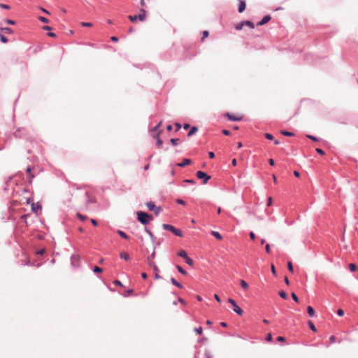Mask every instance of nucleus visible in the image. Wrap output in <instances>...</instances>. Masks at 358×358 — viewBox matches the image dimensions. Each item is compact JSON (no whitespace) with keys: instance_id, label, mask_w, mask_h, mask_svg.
Segmentation results:
<instances>
[{"instance_id":"obj_1","label":"nucleus","mask_w":358,"mask_h":358,"mask_svg":"<svg viewBox=\"0 0 358 358\" xmlns=\"http://www.w3.org/2000/svg\"><path fill=\"white\" fill-rule=\"evenodd\" d=\"M137 220L138 222H140L142 224H148L151 220H153L152 215L143 211H138L137 212Z\"/></svg>"},{"instance_id":"obj_2","label":"nucleus","mask_w":358,"mask_h":358,"mask_svg":"<svg viewBox=\"0 0 358 358\" xmlns=\"http://www.w3.org/2000/svg\"><path fill=\"white\" fill-rule=\"evenodd\" d=\"M162 228L164 230H167V231H171L176 236H178V237H182L183 236V233H182V230H180V229L176 228L173 225H171V224H162Z\"/></svg>"},{"instance_id":"obj_3","label":"nucleus","mask_w":358,"mask_h":358,"mask_svg":"<svg viewBox=\"0 0 358 358\" xmlns=\"http://www.w3.org/2000/svg\"><path fill=\"white\" fill-rule=\"evenodd\" d=\"M178 255L179 257L183 258L185 259L186 264H187L188 265H189V266H193L194 265L193 259L188 257L187 252L185 250H180L178 252Z\"/></svg>"},{"instance_id":"obj_4","label":"nucleus","mask_w":358,"mask_h":358,"mask_svg":"<svg viewBox=\"0 0 358 358\" xmlns=\"http://www.w3.org/2000/svg\"><path fill=\"white\" fill-rule=\"evenodd\" d=\"M147 261H148V264L150 266L152 267L154 271L155 272V279H156V280L161 279L162 276L159 275V269L158 266L156 265V264L154 262H150V257H148Z\"/></svg>"},{"instance_id":"obj_5","label":"nucleus","mask_w":358,"mask_h":358,"mask_svg":"<svg viewBox=\"0 0 358 358\" xmlns=\"http://www.w3.org/2000/svg\"><path fill=\"white\" fill-rule=\"evenodd\" d=\"M228 302L231 304L233 306V310L238 314V315H243V310L237 305L236 302L233 299L229 298L228 299Z\"/></svg>"},{"instance_id":"obj_6","label":"nucleus","mask_w":358,"mask_h":358,"mask_svg":"<svg viewBox=\"0 0 358 358\" xmlns=\"http://www.w3.org/2000/svg\"><path fill=\"white\" fill-rule=\"evenodd\" d=\"M146 206L149 210L154 211L155 214L157 215L161 211L162 208L160 206H156L154 202L148 201L146 203Z\"/></svg>"},{"instance_id":"obj_7","label":"nucleus","mask_w":358,"mask_h":358,"mask_svg":"<svg viewBox=\"0 0 358 358\" xmlns=\"http://www.w3.org/2000/svg\"><path fill=\"white\" fill-rule=\"evenodd\" d=\"M196 176L197 177V178L202 180L204 184H206L211 178L206 173L201 171H197L196 173Z\"/></svg>"},{"instance_id":"obj_8","label":"nucleus","mask_w":358,"mask_h":358,"mask_svg":"<svg viewBox=\"0 0 358 358\" xmlns=\"http://www.w3.org/2000/svg\"><path fill=\"white\" fill-rule=\"evenodd\" d=\"M191 164V160L189 158H185L182 162L175 164L176 167H185Z\"/></svg>"},{"instance_id":"obj_9","label":"nucleus","mask_w":358,"mask_h":358,"mask_svg":"<svg viewBox=\"0 0 358 358\" xmlns=\"http://www.w3.org/2000/svg\"><path fill=\"white\" fill-rule=\"evenodd\" d=\"M71 264L73 266H78L80 264L79 257L77 255H72L71 257Z\"/></svg>"},{"instance_id":"obj_10","label":"nucleus","mask_w":358,"mask_h":358,"mask_svg":"<svg viewBox=\"0 0 358 358\" xmlns=\"http://www.w3.org/2000/svg\"><path fill=\"white\" fill-rule=\"evenodd\" d=\"M271 17L270 15L264 16L261 21L257 23V26H262L271 20Z\"/></svg>"},{"instance_id":"obj_11","label":"nucleus","mask_w":358,"mask_h":358,"mask_svg":"<svg viewBox=\"0 0 358 358\" xmlns=\"http://www.w3.org/2000/svg\"><path fill=\"white\" fill-rule=\"evenodd\" d=\"M136 16H137V18H138L140 21H141V22L145 21V17H146V12H145V10H143V9H141V10H140V13H139L138 15H136Z\"/></svg>"},{"instance_id":"obj_12","label":"nucleus","mask_w":358,"mask_h":358,"mask_svg":"<svg viewBox=\"0 0 358 358\" xmlns=\"http://www.w3.org/2000/svg\"><path fill=\"white\" fill-rule=\"evenodd\" d=\"M245 2L244 0L238 1V12L243 13L245 9Z\"/></svg>"},{"instance_id":"obj_13","label":"nucleus","mask_w":358,"mask_h":358,"mask_svg":"<svg viewBox=\"0 0 358 358\" xmlns=\"http://www.w3.org/2000/svg\"><path fill=\"white\" fill-rule=\"evenodd\" d=\"M41 205L37 203L36 204L32 203L31 210L34 213H37L38 210H41Z\"/></svg>"},{"instance_id":"obj_14","label":"nucleus","mask_w":358,"mask_h":358,"mask_svg":"<svg viewBox=\"0 0 358 358\" xmlns=\"http://www.w3.org/2000/svg\"><path fill=\"white\" fill-rule=\"evenodd\" d=\"M225 115L231 121H239L242 120V117H237L229 113H227Z\"/></svg>"},{"instance_id":"obj_15","label":"nucleus","mask_w":358,"mask_h":358,"mask_svg":"<svg viewBox=\"0 0 358 358\" xmlns=\"http://www.w3.org/2000/svg\"><path fill=\"white\" fill-rule=\"evenodd\" d=\"M120 257L121 259H124L126 261H128L130 259L129 253H127V252H124V251L121 252L120 253Z\"/></svg>"},{"instance_id":"obj_16","label":"nucleus","mask_w":358,"mask_h":358,"mask_svg":"<svg viewBox=\"0 0 358 358\" xmlns=\"http://www.w3.org/2000/svg\"><path fill=\"white\" fill-rule=\"evenodd\" d=\"M170 280L173 285L178 287L180 289L183 288V285L181 283L178 282L174 278H171Z\"/></svg>"},{"instance_id":"obj_17","label":"nucleus","mask_w":358,"mask_h":358,"mask_svg":"<svg viewBox=\"0 0 358 358\" xmlns=\"http://www.w3.org/2000/svg\"><path fill=\"white\" fill-rule=\"evenodd\" d=\"M145 231L149 235V236L150 237L152 241L154 243L155 241V240H156V237L155 236L153 233L147 227H145Z\"/></svg>"},{"instance_id":"obj_18","label":"nucleus","mask_w":358,"mask_h":358,"mask_svg":"<svg viewBox=\"0 0 358 358\" xmlns=\"http://www.w3.org/2000/svg\"><path fill=\"white\" fill-rule=\"evenodd\" d=\"M211 234L217 240H222V236L218 232L215 231H212Z\"/></svg>"},{"instance_id":"obj_19","label":"nucleus","mask_w":358,"mask_h":358,"mask_svg":"<svg viewBox=\"0 0 358 358\" xmlns=\"http://www.w3.org/2000/svg\"><path fill=\"white\" fill-rule=\"evenodd\" d=\"M117 232L120 235V236L122 237V238H124L125 240H128L129 238L128 235L126 233H124V231H122L121 230H117Z\"/></svg>"},{"instance_id":"obj_20","label":"nucleus","mask_w":358,"mask_h":358,"mask_svg":"<svg viewBox=\"0 0 358 358\" xmlns=\"http://www.w3.org/2000/svg\"><path fill=\"white\" fill-rule=\"evenodd\" d=\"M202 358H212V355L208 350H206L202 354Z\"/></svg>"},{"instance_id":"obj_21","label":"nucleus","mask_w":358,"mask_h":358,"mask_svg":"<svg viewBox=\"0 0 358 358\" xmlns=\"http://www.w3.org/2000/svg\"><path fill=\"white\" fill-rule=\"evenodd\" d=\"M133 294H134V289H129L124 294H123L122 296L124 297H128L129 296L133 295Z\"/></svg>"},{"instance_id":"obj_22","label":"nucleus","mask_w":358,"mask_h":358,"mask_svg":"<svg viewBox=\"0 0 358 358\" xmlns=\"http://www.w3.org/2000/svg\"><path fill=\"white\" fill-rule=\"evenodd\" d=\"M244 26L245 25L244 21H243L236 24L235 28L236 30H241Z\"/></svg>"},{"instance_id":"obj_23","label":"nucleus","mask_w":358,"mask_h":358,"mask_svg":"<svg viewBox=\"0 0 358 358\" xmlns=\"http://www.w3.org/2000/svg\"><path fill=\"white\" fill-rule=\"evenodd\" d=\"M176 268L178 271L179 273H180L182 275H187V271L183 269L180 266L176 265Z\"/></svg>"},{"instance_id":"obj_24","label":"nucleus","mask_w":358,"mask_h":358,"mask_svg":"<svg viewBox=\"0 0 358 358\" xmlns=\"http://www.w3.org/2000/svg\"><path fill=\"white\" fill-rule=\"evenodd\" d=\"M198 129L196 127H193L191 128L190 131L188 133V136H191L194 134L197 131Z\"/></svg>"},{"instance_id":"obj_25","label":"nucleus","mask_w":358,"mask_h":358,"mask_svg":"<svg viewBox=\"0 0 358 358\" xmlns=\"http://www.w3.org/2000/svg\"><path fill=\"white\" fill-rule=\"evenodd\" d=\"M244 23H245V26H248L251 29L255 28V25H254L253 22H252L251 21L245 20V21H244Z\"/></svg>"},{"instance_id":"obj_26","label":"nucleus","mask_w":358,"mask_h":358,"mask_svg":"<svg viewBox=\"0 0 358 358\" xmlns=\"http://www.w3.org/2000/svg\"><path fill=\"white\" fill-rule=\"evenodd\" d=\"M279 296L282 298L283 299H287V293L283 291V290H280L279 292Z\"/></svg>"},{"instance_id":"obj_27","label":"nucleus","mask_w":358,"mask_h":358,"mask_svg":"<svg viewBox=\"0 0 358 358\" xmlns=\"http://www.w3.org/2000/svg\"><path fill=\"white\" fill-rule=\"evenodd\" d=\"M175 164H170V168H171V171H170V174L172 176H174L175 174H176V172H175Z\"/></svg>"},{"instance_id":"obj_28","label":"nucleus","mask_w":358,"mask_h":358,"mask_svg":"<svg viewBox=\"0 0 358 358\" xmlns=\"http://www.w3.org/2000/svg\"><path fill=\"white\" fill-rule=\"evenodd\" d=\"M93 271L96 273H100L103 271V269L99 266H95L93 268Z\"/></svg>"},{"instance_id":"obj_29","label":"nucleus","mask_w":358,"mask_h":358,"mask_svg":"<svg viewBox=\"0 0 358 358\" xmlns=\"http://www.w3.org/2000/svg\"><path fill=\"white\" fill-rule=\"evenodd\" d=\"M240 285L245 289L248 288V283L244 280H241Z\"/></svg>"},{"instance_id":"obj_30","label":"nucleus","mask_w":358,"mask_h":358,"mask_svg":"<svg viewBox=\"0 0 358 358\" xmlns=\"http://www.w3.org/2000/svg\"><path fill=\"white\" fill-rule=\"evenodd\" d=\"M2 31H3L6 34H10L13 33V30L12 29L9 28V27H4V28H2L1 29Z\"/></svg>"},{"instance_id":"obj_31","label":"nucleus","mask_w":358,"mask_h":358,"mask_svg":"<svg viewBox=\"0 0 358 358\" xmlns=\"http://www.w3.org/2000/svg\"><path fill=\"white\" fill-rule=\"evenodd\" d=\"M307 311L310 317H313V307L310 306H308Z\"/></svg>"},{"instance_id":"obj_32","label":"nucleus","mask_w":358,"mask_h":358,"mask_svg":"<svg viewBox=\"0 0 358 358\" xmlns=\"http://www.w3.org/2000/svg\"><path fill=\"white\" fill-rule=\"evenodd\" d=\"M349 268L350 271L354 272L357 270V266L355 264H350Z\"/></svg>"},{"instance_id":"obj_33","label":"nucleus","mask_w":358,"mask_h":358,"mask_svg":"<svg viewBox=\"0 0 358 358\" xmlns=\"http://www.w3.org/2000/svg\"><path fill=\"white\" fill-rule=\"evenodd\" d=\"M194 331L196 334H198L201 335V334H202V332H203V329H202V327H196V328H194Z\"/></svg>"},{"instance_id":"obj_34","label":"nucleus","mask_w":358,"mask_h":358,"mask_svg":"<svg viewBox=\"0 0 358 358\" xmlns=\"http://www.w3.org/2000/svg\"><path fill=\"white\" fill-rule=\"evenodd\" d=\"M76 216H77V217H78V218H79L80 220H82V221H84V220H87V217H86V216H85V215H82V214H81V213H78L76 214Z\"/></svg>"},{"instance_id":"obj_35","label":"nucleus","mask_w":358,"mask_h":358,"mask_svg":"<svg viewBox=\"0 0 358 358\" xmlns=\"http://www.w3.org/2000/svg\"><path fill=\"white\" fill-rule=\"evenodd\" d=\"M287 268H288V270H289L291 273H293V272H294L293 265H292V263L291 262H287Z\"/></svg>"},{"instance_id":"obj_36","label":"nucleus","mask_w":358,"mask_h":358,"mask_svg":"<svg viewBox=\"0 0 358 358\" xmlns=\"http://www.w3.org/2000/svg\"><path fill=\"white\" fill-rule=\"evenodd\" d=\"M128 18L132 22H136V20H138L137 18V16L136 15H129L128 16Z\"/></svg>"},{"instance_id":"obj_37","label":"nucleus","mask_w":358,"mask_h":358,"mask_svg":"<svg viewBox=\"0 0 358 358\" xmlns=\"http://www.w3.org/2000/svg\"><path fill=\"white\" fill-rule=\"evenodd\" d=\"M38 20L42 22H44V23H48L49 22V20L48 18L45 17H43V16H40L38 17Z\"/></svg>"},{"instance_id":"obj_38","label":"nucleus","mask_w":358,"mask_h":358,"mask_svg":"<svg viewBox=\"0 0 358 358\" xmlns=\"http://www.w3.org/2000/svg\"><path fill=\"white\" fill-rule=\"evenodd\" d=\"M282 134L287 136H293L294 134L292 132L282 131H281Z\"/></svg>"},{"instance_id":"obj_39","label":"nucleus","mask_w":358,"mask_h":358,"mask_svg":"<svg viewBox=\"0 0 358 358\" xmlns=\"http://www.w3.org/2000/svg\"><path fill=\"white\" fill-rule=\"evenodd\" d=\"M202 35H203V36H202L201 41H203V40L208 36L209 33L208 31H203L202 32Z\"/></svg>"},{"instance_id":"obj_40","label":"nucleus","mask_w":358,"mask_h":358,"mask_svg":"<svg viewBox=\"0 0 358 358\" xmlns=\"http://www.w3.org/2000/svg\"><path fill=\"white\" fill-rule=\"evenodd\" d=\"M45 252V249L42 248L38 251H36V255H43Z\"/></svg>"},{"instance_id":"obj_41","label":"nucleus","mask_w":358,"mask_h":358,"mask_svg":"<svg viewBox=\"0 0 358 358\" xmlns=\"http://www.w3.org/2000/svg\"><path fill=\"white\" fill-rule=\"evenodd\" d=\"M315 152H316L317 153H318L320 155H324V150L321 148H315Z\"/></svg>"},{"instance_id":"obj_42","label":"nucleus","mask_w":358,"mask_h":358,"mask_svg":"<svg viewBox=\"0 0 358 358\" xmlns=\"http://www.w3.org/2000/svg\"><path fill=\"white\" fill-rule=\"evenodd\" d=\"M113 284H115L117 286H120V287H124L123 284L119 280H115L113 281Z\"/></svg>"},{"instance_id":"obj_43","label":"nucleus","mask_w":358,"mask_h":358,"mask_svg":"<svg viewBox=\"0 0 358 358\" xmlns=\"http://www.w3.org/2000/svg\"><path fill=\"white\" fill-rule=\"evenodd\" d=\"M291 296H292V298L293 299V300L294 301H296V303L299 302V298H298V296H296V294L295 293L292 292L291 294Z\"/></svg>"},{"instance_id":"obj_44","label":"nucleus","mask_w":358,"mask_h":358,"mask_svg":"<svg viewBox=\"0 0 358 358\" xmlns=\"http://www.w3.org/2000/svg\"><path fill=\"white\" fill-rule=\"evenodd\" d=\"M0 40L2 43H6L8 42V39L3 35L0 34Z\"/></svg>"},{"instance_id":"obj_45","label":"nucleus","mask_w":358,"mask_h":358,"mask_svg":"<svg viewBox=\"0 0 358 358\" xmlns=\"http://www.w3.org/2000/svg\"><path fill=\"white\" fill-rule=\"evenodd\" d=\"M183 182L189 183V184H194L195 180L193 179H185L183 180Z\"/></svg>"},{"instance_id":"obj_46","label":"nucleus","mask_w":358,"mask_h":358,"mask_svg":"<svg viewBox=\"0 0 358 358\" xmlns=\"http://www.w3.org/2000/svg\"><path fill=\"white\" fill-rule=\"evenodd\" d=\"M80 24L82 27H92V24L91 22H81Z\"/></svg>"},{"instance_id":"obj_47","label":"nucleus","mask_w":358,"mask_h":358,"mask_svg":"<svg viewBox=\"0 0 358 358\" xmlns=\"http://www.w3.org/2000/svg\"><path fill=\"white\" fill-rule=\"evenodd\" d=\"M266 341L267 342H271L272 341V335L271 333H268L266 336Z\"/></svg>"},{"instance_id":"obj_48","label":"nucleus","mask_w":358,"mask_h":358,"mask_svg":"<svg viewBox=\"0 0 358 358\" xmlns=\"http://www.w3.org/2000/svg\"><path fill=\"white\" fill-rule=\"evenodd\" d=\"M176 202L178 204H180V205H185V201L181 199H177L176 200Z\"/></svg>"},{"instance_id":"obj_49","label":"nucleus","mask_w":358,"mask_h":358,"mask_svg":"<svg viewBox=\"0 0 358 358\" xmlns=\"http://www.w3.org/2000/svg\"><path fill=\"white\" fill-rule=\"evenodd\" d=\"M264 136L268 140H273L274 138L273 135L268 133L265 134Z\"/></svg>"},{"instance_id":"obj_50","label":"nucleus","mask_w":358,"mask_h":358,"mask_svg":"<svg viewBox=\"0 0 358 358\" xmlns=\"http://www.w3.org/2000/svg\"><path fill=\"white\" fill-rule=\"evenodd\" d=\"M308 327L310 329V330L313 331V327H314L313 322H312L311 320H308Z\"/></svg>"},{"instance_id":"obj_51","label":"nucleus","mask_w":358,"mask_h":358,"mask_svg":"<svg viewBox=\"0 0 358 358\" xmlns=\"http://www.w3.org/2000/svg\"><path fill=\"white\" fill-rule=\"evenodd\" d=\"M179 141L178 138H171V142L173 145H176L178 144V142Z\"/></svg>"},{"instance_id":"obj_52","label":"nucleus","mask_w":358,"mask_h":358,"mask_svg":"<svg viewBox=\"0 0 358 358\" xmlns=\"http://www.w3.org/2000/svg\"><path fill=\"white\" fill-rule=\"evenodd\" d=\"M337 315L339 316H343L344 315V311L342 309H338L337 310Z\"/></svg>"},{"instance_id":"obj_53","label":"nucleus","mask_w":358,"mask_h":358,"mask_svg":"<svg viewBox=\"0 0 358 358\" xmlns=\"http://www.w3.org/2000/svg\"><path fill=\"white\" fill-rule=\"evenodd\" d=\"M265 250L266 253L269 254L271 252L270 245L269 244H266L265 246Z\"/></svg>"},{"instance_id":"obj_54","label":"nucleus","mask_w":358,"mask_h":358,"mask_svg":"<svg viewBox=\"0 0 358 358\" xmlns=\"http://www.w3.org/2000/svg\"><path fill=\"white\" fill-rule=\"evenodd\" d=\"M0 7L4 9H10V6L6 4L0 3Z\"/></svg>"},{"instance_id":"obj_55","label":"nucleus","mask_w":358,"mask_h":358,"mask_svg":"<svg viewBox=\"0 0 358 358\" xmlns=\"http://www.w3.org/2000/svg\"><path fill=\"white\" fill-rule=\"evenodd\" d=\"M157 146L159 147L162 144V141L160 138H159V135L158 134H157Z\"/></svg>"},{"instance_id":"obj_56","label":"nucleus","mask_w":358,"mask_h":358,"mask_svg":"<svg viewBox=\"0 0 358 358\" xmlns=\"http://www.w3.org/2000/svg\"><path fill=\"white\" fill-rule=\"evenodd\" d=\"M6 22L8 24H15V22L14 20H6Z\"/></svg>"},{"instance_id":"obj_57","label":"nucleus","mask_w":358,"mask_h":358,"mask_svg":"<svg viewBox=\"0 0 358 358\" xmlns=\"http://www.w3.org/2000/svg\"><path fill=\"white\" fill-rule=\"evenodd\" d=\"M277 341H279V342H283L285 341V338L283 337V336H278L277 338Z\"/></svg>"},{"instance_id":"obj_58","label":"nucleus","mask_w":358,"mask_h":358,"mask_svg":"<svg viewBox=\"0 0 358 358\" xmlns=\"http://www.w3.org/2000/svg\"><path fill=\"white\" fill-rule=\"evenodd\" d=\"M178 302L183 304V305H185L186 304V302L184 299H182V298L179 297L178 299Z\"/></svg>"},{"instance_id":"obj_59","label":"nucleus","mask_w":358,"mask_h":358,"mask_svg":"<svg viewBox=\"0 0 358 358\" xmlns=\"http://www.w3.org/2000/svg\"><path fill=\"white\" fill-rule=\"evenodd\" d=\"M155 252L154 251L150 256H148V257H150V262H153L152 259L155 258Z\"/></svg>"},{"instance_id":"obj_60","label":"nucleus","mask_w":358,"mask_h":358,"mask_svg":"<svg viewBox=\"0 0 358 358\" xmlns=\"http://www.w3.org/2000/svg\"><path fill=\"white\" fill-rule=\"evenodd\" d=\"M214 298H215V299L217 302H219V303H220V302H221L220 297L217 294H215L214 295Z\"/></svg>"},{"instance_id":"obj_61","label":"nucleus","mask_w":358,"mask_h":358,"mask_svg":"<svg viewBox=\"0 0 358 358\" xmlns=\"http://www.w3.org/2000/svg\"><path fill=\"white\" fill-rule=\"evenodd\" d=\"M271 271L274 275H276V271L273 264L271 265Z\"/></svg>"},{"instance_id":"obj_62","label":"nucleus","mask_w":358,"mask_h":358,"mask_svg":"<svg viewBox=\"0 0 358 358\" xmlns=\"http://www.w3.org/2000/svg\"><path fill=\"white\" fill-rule=\"evenodd\" d=\"M250 237L252 240H255L256 236L252 231H251L250 232Z\"/></svg>"},{"instance_id":"obj_63","label":"nucleus","mask_w":358,"mask_h":358,"mask_svg":"<svg viewBox=\"0 0 358 358\" xmlns=\"http://www.w3.org/2000/svg\"><path fill=\"white\" fill-rule=\"evenodd\" d=\"M91 222H92V224L94 226H97V225H98V222H97V221H96V220H94V219H92V220H91Z\"/></svg>"},{"instance_id":"obj_64","label":"nucleus","mask_w":358,"mask_h":358,"mask_svg":"<svg viewBox=\"0 0 358 358\" xmlns=\"http://www.w3.org/2000/svg\"><path fill=\"white\" fill-rule=\"evenodd\" d=\"M222 133L226 135V136H229L230 134V131L229 130H227V129H224L222 130Z\"/></svg>"}]
</instances>
